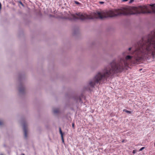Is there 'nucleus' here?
<instances>
[{
	"label": "nucleus",
	"mask_w": 155,
	"mask_h": 155,
	"mask_svg": "<svg viewBox=\"0 0 155 155\" xmlns=\"http://www.w3.org/2000/svg\"><path fill=\"white\" fill-rule=\"evenodd\" d=\"M131 48H129L130 51L127 53L125 58H121L120 61L116 62L113 61L110 64L111 68H105L102 73L99 72L94 78L93 81H91L89 84L92 87H94L96 83H100L101 81L106 80L107 78L114 74L122 71L125 67L127 66L130 63L137 64L140 61L145 57L146 55L149 56L155 55V29L152 31L148 36L143 37L138 43L137 48L133 52L130 51Z\"/></svg>",
	"instance_id": "1"
},
{
	"label": "nucleus",
	"mask_w": 155,
	"mask_h": 155,
	"mask_svg": "<svg viewBox=\"0 0 155 155\" xmlns=\"http://www.w3.org/2000/svg\"><path fill=\"white\" fill-rule=\"evenodd\" d=\"M155 13V4L139 6L137 7L126 6L121 9H113L106 12H97L90 15H87L79 12L75 14H71L68 19L71 21L77 19H85L99 18L102 19L107 17H112L123 15H126L140 13Z\"/></svg>",
	"instance_id": "2"
},
{
	"label": "nucleus",
	"mask_w": 155,
	"mask_h": 155,
	"mask_svg": "<svg viewBox=\"0 0 155 155\" xmlns=\"http://www.w3.org/2000/svg\"><path fill=\"white\" fill-rule=\"evenodd\" d=\"M23 130L24 131V136L26 138L27 137V128L26 124L24 123L23 125Z\"/></svg>",
	"instance_id": "3"
},
{
	"label": "nucleus",
	"mask_w": 155,
	"mask_h": 155,
	"mask_svg": "<svg viewBox=\"0 0 155 155\" xmlns=\"http://www.w3.org/2000/svg\"><path fill=\"white\" fill-rule=\"evenodd\" d=\"M59 132L61 135V137L62 140V141L63 143H64V140L63 138V134L64 133L62 132V130H61V129L60 127L59 128Z\"/></svg>",
	"instance_id": "4"
},
{
	"label": "nucleus",
	"mask_w": 155,
	"mask_h": 155,
	"mask_svg": "<svg viewBox=\"0 0 155 155\" xmlns=\"http://www.w3.org/2000/svg\"><path fill=\"white\" fill-rule=\"evenodd\" d=\"M59 111V109H55L54 110L53 112L54 113H58Z\"/></svg>",
	"instance_id": "5"
},
{
	"label": "nucleus",
	"mask_w": 155,
	"mask_h": 155,
	"mask_svg": "<svg viewBox=\"0 0 155 155\" xmlns=\"http://www.w3.org/2000/svg\"><path fill=\"white\" fill-rule=\"evenodd\" d=\"M123 111H125L127 113H129L130 114L131 113V111H129V110H125V109L124 110H123Z\"/></svg>",
	"instance_id": "6"
},
{
	"label": "nucleus",
	"mask_w": 155,
	"mask_h": 155,
	"mask_svg": "<svg viewBox=\"0 0 155 155\" xmlns=\"http://www.w3.org/2000/svg\"><path fill=\"white\" fill-rule=\"evenodd\" d=\"M24 90V88L23 87L20 88L19 89V91L20 92H21L22 91Z\"/></svg>",
	"instance_id": "7"
},
{
	"label": "nucleus",
	"mask_w": 155,
	"mask_h": 155,
	"mask_svg": "<svg viewBox=\"0 0 155 155\" xmlns=\"http://www.w3.org/2000/svg\"><path fill=\"white\" fill-rule=\"evenodd\" d=\"M145 148V147H142L139 150V151H141L143 149H144Z\"/></svg>",
	"instance_id": "8"
},
{
	"label": "nucleus",
	"mask_w": 155,
	"mask_h": 155,
	"mask_svg": "<svg viewBox=\"0 0 155 155\" xmlns=\"http://www.w3.org/2000/svg\"><path fill=\"white\" fill-rule=\"evenodd\" d=\"M3 124V122L2 120H0V125Z\"/></svg>",
	"instance_id": "9"
},
{
	"label": "nucleus",
	"mask_w": 155,
	"mask_h": 155,
	"mask_svg": "<svg viewBox=\"0 0 155 155\" xmlns=\"http://www.w3.org/2000/svg\"><path fill=\"white\" fill-rule=\"evenodd\" d=\"M75 3L77 5H78V4H80V3L78 2H77V1H75Z\"/></svg>",
	"instance_id": "10"
},
{
	"label": "nucleus",
	"mask_w": 155,
	"mask_h": 155,
	"mask_svg": "<svg viewBox=\"0 0 155 155\" xmlns=\"http://www.w3.org/2000/svg\"><path fill=\"white\" fill-rule=\"evenodd\" d=\"M136 150H133V154H134V153H136Z\"/></svg>",
	"instance_id": "11"
},
{
	"label": "nucleus",
	"mask_w": 155,
	"mask_h": 155,
	"mask_svg": "<svg viewBox=\"0 0 155 155\" xmlns=\"http://www.w3.org/2000/svg\"><path fill=\"white\" fill-rule=\"evenodd\" d=\"M74 123H73L72 124V127H73V128L74 129Z\"/></svg>",
	"instance_id": "12"
},
{
	"label": "nucleus",
	"mask_w": 155,
	"mask_h": 155,
	"mask_svg": "<svg viewBox=\"0 0 155 155\" xmlns=\"http://www.w3.org/2000/svg\"><path fill=\"white\" fill-rule=\"evenodd\" d=\"M134 1V0H130V1L129 2L130 3H132Z\"/></svg>",
	"instance_id": "13"
},
{
	"label": "nucleus",
	"mask_w": 155,
	"mask_h": 155,
	"mask_svg": "<svg viewBox=\"0 0 155 155\" xmlns=\"http://www.w3.org/2000/svg\"><path fill=\"white\" fill-rule=\"evenodd\" d=\"M99 3L100 4H104V2H99Z\"/></svg>",
	"instance_id": "14"
},
{
	"label": "nucleus",
	"mask_w": 155,
	"mask_h": 155,
	"mask_svg": "<svg viewBox=\"0 0 155 155\" xmlns=\"http://www.w3.org/2000/svg\"><path fill=\"white\" fill-rule=\"evenodd\" d=\"M128 0H123V1L124 2H125L128 1Z\"/></svg>",
	"instance_id": "15"
},
{
	"label": "nucleus",
	"mask_w": 155,
	"mask_h": 155,
	"mask_svg": "<svg viewBox=\"0 0 155 155\" xmlns=\"http://www.w3.org/2000/svg\"><path fill=\"white\" fill-rule=\"evenodd\" d=\"M21 155H25V154L24 153H22Z\"/></svg>",
	"instance_id": "16"
},
{
	"label": "nucleus",
	"mask_w": 155,
	"mask_h": 155,
	"mask_svg": "<svg viewBox=\"0 0 155 155\" xmlns=\"http://www.w3.org/2000/svg\"><path fill=\"white\" fill-rule=\"evenodd\" d=\"M20 3H21V4L22 5H23V4H22V3L21 2H20Z\"/></svg>",
	"instance_id": "17"
},
{
	"label": "nucleus",
	"mask_w": 155,
	"mask_h": 155,
	"mask_svg": "<svg viewBox=\"0 0 155 155\" xmlns=\"http://www.w3.org/2000/svg\"><path fill=\"white\" fill-rule=\"evenodd\" d=\"M0 155H3L2 154H1Z\"/></svg>",
	"instance_id": "18"
}]
</instances>
